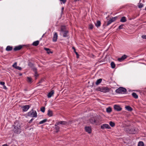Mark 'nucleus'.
<instances>
[{
  "label": "nucleus",
  "mask_w": 146,
  "mask_h": 146,
  "mask_svg": "<svg viewBox=\"0 0 146 146\" xmlns=\"http://www.w3.org/2000/svg\"><path fill=\"white\" fill-rule=\"evenodd\" d=\"M13 126L14 127L13 131L15 133L17 134L21 133V125L18 121H16Z\"/></svg>",
  "instance_id": "1"
},
{
  "label": "nucleus",
  "mask_w": 146,
  "mask_h": 146,
  "mask_svg": "<svg viewBox=\"0 0 146 146\" xmlns=\"http://www.w3.org/2000/svg\"><path fill=\"white\" fill-rule=\"evenodd\" d=\"M28 116L32 117H36L37 116L36 112L32 109L28 113Z\"/></svg>",
  "instance_id": "2"
},
{
  "label": "nucleus",
  "mask_w": 146,
  "mask_h": 146,
  "mask_svg": "<svg viewBox=\"0 0 146 146\" xmlns=\"http://www.w3.org/2000/svg\"><path fill=\"white\" fill-rule=\"evenodd\" d=\"M127 90L125 88L122 87H120L115 90L116 92L118 94L124 93Z\"/></svg>",
  "instance_id": "3"
},
{
  "label": "nucleus",
  "mask_w": 146,
  "mask_h": 146,
  "mask_svg": "<svg viewBox=\"0 0 146 146\" xmlns=\"http://www.w3.org/2000/svg\"><path fill=\"white\" fill-rule=\"evenodd\" d=\"M126 129V131L127 132L130 134H135L137 132L136 129L134 128H128Z\"/></svg>",
  "instance_id": "4"
},
{
  "label": "nucleus",
  "mask_w": 146,
  "mask_h": 146,
  "mask_svg": "<svg viewBox=\"0 0 146 146\" xmlns=\"http://www.w3.org/2000/svg\"><path fill=\"white\" fill-rule=\"evenodd\" d=\"M90 123L93 124L97 125L98 122L96 118L94 117H91L89 120Z\"/></svg>",
  "instance_id": "5"
},
{
  "label": "nucleus",
  "mask_w": 146,
  "mask_h": 146,
  "mask_svg": "<svg viewBox=\"0 0 146 146\" xmlns=\"http://www.w3.org/2000/svg\"><path fill=\"white\" fill-rule=\"evenodd\" d=\"M100 91L102 92L106 93L109 92L110 91L109 89L107 87H102L100 89Z\"/></svg>",
  "instance_id": "6"
},
{
  "label": "nucleus",
  "mask_w": 146,
  "mask_h": 146,
  "mask_svg": "<svg viewBox=\"0 0 146 146\" xmlns=\"http://www.w3.org/2000/svg\"><path fill=\"white\" fill-rule=\"evenodd\" d=\"M101 128L103 129H110V126L108 124H103L101 126Z\"/></svg>",
  "instance_id": "7"
},
{
  "label": "nucleus",
  "mask_w": 146,
  "mask_h": 146,
  "mask_svg": "<svg viewBox=\"0 0 146 146\" xmlns=\"http://www.w3.org/2000/svg\"><path fill=\"white\" fill-rule=\"evenodd\" d=\"M114 110L117 111H120L122 109V108L119 106L116 105L114 106Z\"/></svg>",
  "instance_id": "8"
},
{
  "label": "nucleus",
  "mask_w": 146,
  "mask_h": 146,
  "mask_svg": "<svg viewBox=\"0 0 146 146\" xmlns=\"http://www.w3.org/2000/svg\"><path fill=\"white\" fill-rule=\"evenodd\" d=\"M58 38V35L57 33H55L52 38V40L53 42H55L57 41Z\"/></svg>",
  "instance_id": "9"
},
{
  "label": "nucleus",
  "mask_w": 146,
  "mask_h": 146,
  "mask_svg": "<svg viewBox=\"0 0 146 146\" xmlns=\"http://www.w3.org/2000/svg\"><path fill=\"white\" fill-rule=\"evenodd\" d=\"M30 108V106L28 105H26L23 106L22 108L23 110L24 111H27V110Z\"/></svg>",
  "instance_id": "10"
},
{
  "label": "nucleus",
  "mask_w": 146,
  "mask_h": 146,
  "mask_svg": "<svg viewBox=\"0 0 146 146\" xmlns=\"http://www.w3.org/2000/svg\"><path fill=\"white\" fill-rule=\"evenodd\" d=\"M33 71L35 72V76L36 77V78L38 76V75L37 74V69L35 67H33L32 68Z\"/></svg>",
  "instance_id": "11"
},
{
  "label": "nucleus",
  "mask_w": 146,
  "mask_h": 146,
  "mask_svg": "<svg viewBox=\"0 0 146 146\" xmlns=\"http://www.w3.org/2000/svg\"><path fill=\"white\" fill-rule=\"evenodd\" d=\"M85 131L89 133H90L91 132V127H85Z\"/></svg>",
  "instance_id": "12"
},
{
  "label": "nucleus",
  "mask_w": 146,
  "mask_h": 146,
  "mask_svg": "<svg viewBox=\"0 0 146 146\" xmlns=\"http://www.w3.org/2000/svg\"><path fill=\"white\" fill-rule=\"evenodd\" d=\"M127 57L126 55L124 54L121 58H118V60L119 61L121 62L126 59Z\"/></svg>",
  "instance_id": "13"
},
{
  "label": "nucleus",
  "mask_w": 146,
  "mask_h": 146,
  "mask_svg": "<svg viewBox=\"0 0 146 146\" xmlns=\"http://www.w3.org/2000/svg\"><path fill=\"white\" fill-rule=\"evenodd\" d=\"M22 46L21 45L16 46L14 48V50L15 51L19 50L22 48Z\"/></svg>",
  "instance_id": "14"
},
{
  "label": "nucleus",
  "mask_w": 146,
  "mask_h": 146,
  "mask_svg": "<svg viewBox=\"0 0 146 146\" xmlns=\"http://www.w3.org/2000/svg\"><path fill=\"white\" fill-rule=\"evenodd\" d=\"M54 93V92L53 90H51L49 92L47 95V96L48 98H51L52 96L53 95Z\"/></svg>",
  "instance_id": "15"
},
{
  "label": "nucleus",
  "mask_w": 146,
  "mask_h": 146,
  "mask_svg": "<svg viewBox=\"0 0 146 146\" xmlns=\"http://www.w3.org/2000/svg\"><path fill=\"white\" fill-rule=\"evenodd\" d=\"M95 25L97 27H100L101 25V23L100 21H97L96 23H95Z\"/></svg>",
  "instance_id": "16"
},
{
  "label": "nucleus",
  "mask_w": 146,
  "mask_h": 146,
  "mask_svg": "<svg viewBox=\"0 0 146 146\" xmlns=\"http://www.w3.org/2000/svg\"><path fill=\"white\" fill-rule=\"evenodd\" d=\"M66 122L64 121H58L56 123V125H59V124L62 125H65L66 123Z\"/></svg>",
  "instance_id": "17"
},
{
  "label": "nucleus",
  "mask_w": 146,
  "mask_h": 146,
  "mask_svg": "<svg viewBox=\"0 0 146 146\" xmlns=\"http://www.w3.org/2000/svg\"><path fill=\"white\" fill-rule=\"evenodd\" d=\"M13 49V47H12L10 46H7L6 48V50L7 51H10L11 50Z\"/></svg>",
  "instance_id": "18"
},
{
  "label": "nucleus",
  "mask_w": 146,
  "mask_h": 146,
  "mask_svg": "<svg viewBox=\"0 0 146 146\" xmlns=\"http://www.w3.org/2000/svg\"><path fill=\"white\" fill-rule=\"evenodd\" d=\"M58 125H56V123L55 125V129L56 130V133H58L59 131L60 127L57 126Z\"/></svg>",
  "instance_id": "19"
},
{
  "label": "nucleus",
  "mask_w": 146,
  "mask_h": 146,
  "mask_svg": "<svg viewBox=\"0 0 146 146\" xmlns=\"http://www.w3.org/2000/svg\"><path fill=\"white\" fill-rule=\"evenodd\" d=\"M47 114L48 116L50 117L53 115V113L52 111L49 110L48 111Z\"/></svg>",
  "instance_id": "20"
},
{
  "label": "nucleus",
  "mask_w": 146,
  "mask_h": 146,
  "mask_svg": "<svg viewBox=\"0 0 146 146\" xmlns=\"http://www.w3.org/2000/svg\"><path fill=\"white\" fill-rule=\"evenodd\" d=\"M126 110L129 111H131L132 110V108L129 106H127L125 107Z\"/></svg>",
  "instance_id": "21"
},
{
  "label": "nucleus",
  "mask_w": 146,
  "mask_h": 146,
  "mask_svg": "<svg viewBox=\"0 0 146 146\" xmlns=\"http://www.w3.org/2000/svg\"><path fill=\"white\" fill-rule=\"evenodd\" d=\"M120 21L122 22H125L126 21V18L125 17H122L120 20Z\"/></svg>",
  "instance_id": "22"
},
{
  "label": "nucleus",
  "mask_w": 146,
  "mask_h": 146,
  "mask_svg": "<svg viewBox=\"0 0 146 146\" xmlns=\"http://www.w3.org/2000/svg\"><path fill=\"white\" fill-rule=\"evenodd\" d=\"M44 50L46 51L47 52V53L48 54H49L50 53H52V52L50 51V49L47 48H44Z\"/></svg>",
  "instance_id": "23"
},
{
  "label": "nucleus",
  "mask_w": 146,
  "mask_h": 146,
  "mask_svg": "<svg viewBox=\"0 0 146 146\" xmlns=\"http://www.w3.org/2000/svg\"><path fill=\"white\" fill-rule=\"evenodd\" d=\"M63 36L64 37H66L67 36V34L68 33V31H66L63 32Z\"/></svg>",
  "instance_id": "24"
},
{
  "label": "nucleus",
  "mask_w": 146,
  "mask_h": 146,
  "mask_svg": "<svg viewBox=\"0 0 146 146\" xmlns=\"http://www.w3.org/2000/svg\"><path fill=\"white\" fill-rule=\"evenodd\" d=\"M106 111L108 113H110L112 111L111 108L110 107H109L106 108Z\"/></svg>",
  "instance_id": "25"
},
{
  "label": "nucleus",
  "mask_w": 146,
  "mask_h": 146,
  "mask_svg": "<svg viewBox=\"0 0 146 146\" xmlns=\"http://www.w3.org/2000/svg\"><path fill=\"white\" fill-rule=\"evenodd\" d=\"M102 79L100 78L96 82V85H98L99 84L102 82Z\"/></svg>",
  "instance_id": "26"
},
{
  "label": "nucleus",
  "mask_w": 146,
  "mask_h": 146,
  "mask_svg": "<svg viewBox=\"0 0 146 146\" xmlns=\"http://www.w3.org/2000/svg\"><path fill=\"white\" fill-rule=\"evenodd\" d=\"M39 43V41L37 40V41L34 42L33 43V46H37L38 44Z\"/></svg>",
  "instance_id": "27"
},
{
  "label": "nucleus",
  "mask_w": 146,
  "mask_h": 146,
  "mask_svg": "<svg viewBox=\"0 0 146 146\" xmlns=\"http://www.w3.org/2000/svg\"><path fill=\"white\" fill-rule=\"evenodd\" d=\"M138 146H144V144L143 141H139L138 144Z\"/></svg>",
  "instance_id": "28"
},
{
  "label": "nucleus",
  "mask_w": 146,
  "mask_h": 146,
  "mask_svg": "<svg viewBox=\"0 0 146 146\" xmlns=\"http://www.w3.org/2000/svg\"><path fill=\"white\" fill-rule=\"evenodd\" d=\"M133 96L135 99H137L138 98V96L137 94L134 92H133L132 94Z\"/></svg>",
  "instance_id": "29"
},
{
  "label": "nucleus",
  "mask_w": 146,
  "mask_h": 146,
  "mask_svg": "<svg viewBox=\"0 0 146 146\" xmlns=\"http://www.w3.org/2000/svg\"><path fill=\"white\" fill-rule=\"evenodd\" d=\"M66 30L65 29V27L64 26H62L61 28L60 29V31L63 32L65 31H66Z\"/></svg>",
  "instance_id": "30"
},
{
  "label": "nucleus",
  "mask_w": 146,
  "mask_h": 146,
  "mask_svg": "<svg viewBox=\"0 0 146 146\" xmlns=\"http://www.w3.org/2000/svg\"><path fill=\"white\" fill-rule=\"evenodd\" d=\"M111 68H114L115 67V64L114 62H111Z\"/></svg>",
  "instance_id": "31"
},
{
  "label": "nucleus",
  "mask_w": 146,
  "mask_h": 146,
  "mask_svg": "<svg viewBox=\"0 0 146 146\" xmlns=\"http://www.w3.org/2000/svg\"><path fill=\"white\" fill-rule=\"evenodd\" d=\"M47 121V119H43V120H42V121H40L39 123V124H43V123H44L45 122H46Z\"/></svg>",
  "instance_id": "32"
},
{
  "label": "nucleus",
  "mask_w": 146,
  "mask_h": 146,
  "mask_svg": "<svg viewBox=\"0 0 146 146\" xmlns=\"http://www.w3.org/2000/svg\"><path fill=\"white\" fill-rule=\"evenodd\" d=\"M72 49L74 50V52L76 54V55L77 56V57L78 58V56H79V54L76 51V49L74 47H72Z\"/></svg>",
  "instance_id": "33"
},
{
  "label": "nucleus",
  "mask_w": 146,
  "mask_h": 146,
  "mask_svg": "<svg viewBox=\"0 0 146 146\" xmlns=\"http://www.w3.org/2000/svg\"><path fill=\"white\" fill-rule=\"evenodd\" d=\"M117 17H113L111 19H110V20L112 21V22H113L115 21L117 19Z\"/></svg>",
  "instance_id": "34"
},
{
  "label": "nucleus",
  "mask_w": 146,
  "mask_h": 146,
  "mask_svg": "<svg viewBox=\"0 0 146 146\" xmlns=\"http://www.w3.org/2000/svg\"><path fill=\"white\" fill-rule=\"evenodd\" d=\"M28 66H29L30 67L32 68L33 67H34V66L33 64L30 62H29L28 63Z\"/></svg>",
  "instance_id": "35"
},
{
  "label": "nucleus",
  "mask_w": 146,
  "mask_h": 146,
  "mask_svg": "<svg viewBox=\"0 0 146 146\" xmlns=\"http://www.w3.org/2000/svg\"><path fill=\"white\" fill-rule=\"evenodd\" d=\"M109 124L110 125L111 127H113L115 125V123L112 122V121H110L109 123Z\"/></svg>",
  "instance_id": "36"
},
{
  "label": "nucleus",
  "mask_w": 146,
  "mask_h": 146,
  "mask_svg": "<svg viewBox=\"0 0 146 146\" xmlns=\"http://www.w3.org/2000/svg\"><path fill=\"white\" fill-rule=\"evenodd\" d=\"M40 110L41 111L44 113V112L45 111V108L44 107H41V108H40Z\"/></svg>",
  "instance_id": "37"
},
{
  "label": "nucleus",
  "mask_w": 146,
  "mask_h": 146,
  "mask_svg": "<svg viewBox=\"0 0 146 146\" xmlns=\"http://www.w3.org/2000/svg\"><path fill=\"white\" fill-rule=\"evenodd\" d=\"M143 6V5L142 3H139L138 5V7L139 8H141Z\"/></svg>",
  "instance_id": "38"
},
{
  "label": "nucleus",
  "mask_w": 146,
  "mask_h": 146,
  "mask_svg": "<svg viewBox=\"0 0 146 146\" xmlns=\"http://www.w3.org/2000/svg\"><path fill=\"white\" fill-rule=\"evenodd\" d=\"M112 22V21L110 19L109 20L106 24V26H108L109 25H110V24H111Z\"/></svg>",
  "instance_id": "39"
},
{
  "label": "nucleus",
  "mask_w": 146,
  "mask_h": 146,
  "mask_svg": "<svg viewBox=\"0 0 146 146\" xmlns=\"http://www.w3.org/2000/svg\"><path fill=\"white\" fill-rule=\"evenodd\" d=\"M12 66L15 68L16 67H17V63L16 62H15L14 64Z\"/></svg>",
  "instance_id": "40"
},
{
  "label": "nucleus",
  "mask_w": 146,
  "mask_h": 146,
  "mask_svg": "<svg viewBox=\"0 0 146 146\" xmlns=\"http://www.w3.org/2000/svg\"><path fill=\"white\" fill-rule=\"evenodd\" d=\"M123 26H124V25L123 24H122V25H120L118 27V29H122V28H123Z\"/></svg>",
  "instance_id": "41"
},
{
  "label": "nucleus",
  "mask_w": 146,
  "mask_h": 146,
  "mask_svg": "<svg viewBox=\"0 0 146 146\" xmlns=\"http://www.w3.org/2000/svg\"><path fill=\"white\" fill-rule=\"evenodd\" d=\"M32 81V79L30 77H28L27 78V81L28 82H31Z\"/></svg>",
  "instance_id": "42"
},
{
  "label": "nucleus",
  "mask_w": 146,
  "mask_h": 146,
  "mask_svg": "<svg viewBox=\"0 0 146 146\" xmlns=\"http://www.w3.org/2000/svg\"><path fill=\"white\" fill-rule=\"evenodd\" d=\"M15 69H18L19 70H22L21 68L19 66H17V67H16Z\"/></svg>",
  "instance_id": "43"
},
{
  "label": "nucleus",
  "mask_w": 146,
  "mask_h": 146,
  "mask_svg": "<svg viewBox=\"0 0 146 146\" xmlns=\"http://www.w3.org/2000/svg\"><path fill=\"white\" fill-rule=\"evenodd\" d=\"M44 80L43 79H41L39 81L38 83H42L43 81H44Z\"/></svg>",
  "instance_id": "44"
},
{
  "label": "nucleus",
  "mask_w": 146,
  "mask_h": 146,
  "mask_svg": "<svg viewBox=\"0 0 146 146\" xmlns=\"http://www.w3.org/2000/svg\"><path fill=\"white\" fill-rule=\"evenodd\" d=\"M89 28L90 29H93V26L92 25H89Z\"/></svg>",
  "instance_id": "45"
},
{
  "label": "nucleus",
  "mask_w": 146,
  "mask_h": 146,
  "mask_svg": "<svg viewBox=\"0 0 146 146\" xmlns=\"http://www.w3.org/2000/svg\"><path fill=\"white\" fill-rule=\"evenodd\" d=\"M64 10V7H62V9H61V15H62V14L63 13Z\"/></svg>",
  "instance_id": "46"
},
{
  "label": "nucleus",
  "mask_w": 146,
  "mask_h": 146,
  "mask_svg": "<svg viewBox=\"0 0 146 146\" xmlns=\"http://www.w3.org/2000/svg\"><path fill=\"white\" fill-rule=\"evenodd\" d=\"M141 37L143 39H146V35H143Z\"/></svg>",
  "instance_id": "47"
},
{
  "label": "nucleus",
  "mask_w": 146,
  "mask_h": 146,
  "mask_svg": "<svg viewBox=\"0 0 146 146\" xmlns=\"http://www.w3.org/2000/svg\"><path fill=\"white\" fill-rule=\"evenodd\" d=\"M61 1H62L63 3H65L66 1V0H60Z\"/></svg>",
  "instance_id": "48"
},
{
  "label": "nucleus",
  "mask_w": 146,
  "mask_h": 146,
  "mask_svg": "<svg viewBox=\"0 0 146 146\" xmlns=\"http://www.w3.org/2000/svg\"><path fill=\"white\" fill-rule=\"evenodd\" d=\"M0 84L1 85L4 86L5 85V82H1L0 83Z\"/></svg>",
  "instance_id": "49"
},
{
  "label": "nucleus",
  "mask_w": 146,
  "mask_h": 146,
  "mask_svg": "<svg viewBox=\"0 0 146 146\" xmlns=\"http://www.w3.org/2000/svg\"><path fill=\"white\" fill-rule=\"evenodd\" d=\"M33 119H34L33 118L31 119L29 122V123H31V122L33 121Z\"/></svg>",
  "instance_id": "50"
},
{
  "label": "nucleus",
  "mask_w": 146,
  "mask_h": 146,
  "mask_svg": "<svg viewBox=\"0 0 146 146\" xmlns=\"http://www.w3.org/2000/svg\"><path fill=\"white\" fill-rule=\"evenodd\" d=\"M3 88L5 89H7V88L6 87L5 85H4L3 86Z\"/></svg>",
  "instance_id": "51"
},
{
  "label": "nucleus",
  "mask_w": 146,
  "mask_h": 146,
  "mask_svg": "<svg viewBox=\"0 0 146 146\" xmlns=\"http://www.w3.org/2000/svg\"><path fill=\"white\" fill-rule=\"evenodd\" d=\"M2 146H8L7 144H5L2 145Z\"/></svg>",
  "instance_id": "52"
},
{
  "label": "nucleus",
  "mask_w": 146,
  "mask_h": 146,
  "mask_svg": "<svg viewBox=\"0 0 146 146\" xmlns=\"http://www.w3.org/2000/svg\"><path fill=\"white\" fill-rule=\"evenodd\" d=\"M80 0H74V1H79Z\"/></svg>",
  "instance_id": "53"
},
{
  "label": "nucleus",
  "mask_w": 146,
  "mask_h": 146,
  "mask_svg": "<svg viewBox=\"0 0 146 146\" xmlns=\"http://www.w3.org/2000/svg\"><path fill=\"white\" fill-rule=\"evenodd\" d=\"M22 75V74H19V75H20V76H21V75Z\"/></svg>",
  "instance_id": "54"
},
{
  "label": "nucleus",
  "mask_w": 146,
  "mask_h": 146,
  "mask_svg": "<svg viewBox=\"0 0 146 146\" xmlns=\"http://www.w3.org/2000/svg\"><path fill=\"white\" fill-rule=\"evenodd\" d=\"M145 10L146 11V7H145Z\"/></svg>",
  "instance_id": "55"
}]
</instances>
